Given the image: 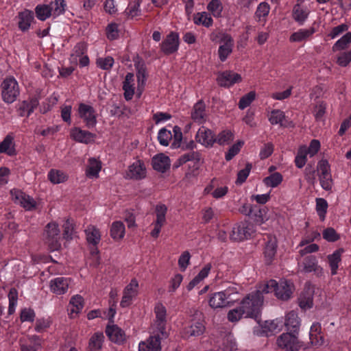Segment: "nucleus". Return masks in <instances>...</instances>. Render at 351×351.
<instances>
[{
    "instance_id": "obj_1",
    "label": "nucleus",
    "mask_w": 351,
    "mask_h": 351,
    "mask_svg": "<svg viewBox=\"0 0 351 351\" xmlns=\"http://www.w3.org/2000/svg\"><path fill=\"white\" fill-rule=\"evenodd\" d=\"M263 303V295L259 293L248 294L240 303L245 317L254 318L260 324V313Z\"/></svg>"
},
{
    "instance_id": "obj_2",
    "label": "nucleus",
    "mask_w": 351,
    "mask_h": 351,
    "mask_svg": "<svg viewBox=\"0 0 351 351\" xmlns=\"http://www.w3.org/2000/svg\"><path fill=\"white\" fill-rule=\"evenodd\" d=\"M190 326L185 327L182 331V337L189 339L192 337H199L204 334L206 327L204 322V315L202 312L195 310L191 315Z\"/></svg>"
},
{
    "instance_id": "obj_3",
    "label": "nucleus",
    "mask_w": 351,
    "mask_h": 351,
    "mask_svg": "<svg viewBox=\"0 0 351 351\" xmlns=\"http://www.w3.org/2000/svg\"><path fill=\"white\" fill-rule=\"evenodd\" d=\"M1 87L3 100L8 104L13 103L19 95L16 80L14 77H7L2 82Z\"/></svg>"
},
{
    "instance_id": "obj_4",
    "label": "nucleus",
    "mask_w": 351,
    "mask_h": 351,
    "mask_svg": "<svg viewBox=\"0 0 351 351\" xmlns=\"http://www.w3.org/2000/svg\"><path fill=\"white\" fill-rule=\"evenodd\" d=\"M255 232L254 225L247 221H241L234 225L230 234L233 241H241L250 239Z\"/></svg>"
},
{
    "instance_id": "obj_5",
    "label": "nucleus",
    "mask_w": 351,
    "mask_h": 351,
    "mask_svg": "<svg viewBox=\"0 0 351 351\" xmlns=\"http://www.w3.org/2000/svg\"><path fill=\"white\" fill-rule=\"evenodd\" d=\"M43 237L51 250H58L60 248V230L56 223L50 222L45 226Z\"/></svg>"
},
{
    "instance_id": "obj_6",
    "label": "nucleus",
    "mask_w": 351,
    "mask_h": 351,
    "mask_svg": "<svg viewBox=\"0 0 351 351\" xmlns=\"http://www.w3.org/2000/svg\"><path fill=\"white\" fill-rule=\"evenodd\" d=\"M276 344L286 351H298L301 345L296 336L292 332L282 333L276 340Z\"/></svg>"
},
{
    "instance_id": "obj_7",
    "label": "nucleus",
    "mask_w": 351,
    "mask_h": 351,
    "mask_svg": "<svg viewBox=\"0 0 351 351\" xmlns=\"http://www.w3.org/2000/svg\"><path fill=\"white\" fill-rule=\"evenodd\" d=\"M293 285L290 281L281 279L277 282V286L275 287V295L278 299L286 301L291 298L293 293Z\"/></svg>"
},
{
    "instance_id": "obj_8",
    "label": "nucleus",
    "mask_w": 351,
    "mask_h": 351,
    "mask_svg": "<svg viewBox=\"0 0 351 351\" xmlns=\"http://www.w3.org/2000/svg\"><path fill=\"white\" fill-rule=\"evenodd\" d=\"M240 74L231 71H226L218 74L217 81L220 86L229 87L235 83L241 82Z\"/></svg>"
},
{
    "instance_id": "obj_9",
    "label": "nucleus",
    "mask_w": 351,
    "mask_h": 351,
    "mask_svg": "<svg viewBox=\"0 0 351 351\" xmlns=\"http://www.w3.org/2000/svg\"><path fill=\"white\" fill-rule=\"evenodd\" d=\"M161 50L167 55L176 52L179 46L178 34L171 32L161 43Z\"/></svg>"
},
{
    "instance_id": "obj_10",
    "label": "nucleus",
    "mask_w": 351,
    "mask_h": 351,
    "mask_svg": "<svg viewBox=\"0 0 351 351\" xmlns=\"http://www.w3.org/2000/svg\"><path fill=\"white\" fill-rule=\"evenodd\" d=\"M277 247L278 241L276 237L272 234L267 235V241L264 248V254L265 261L267 265L271 264L274 260L276 254Z\"/></svg>"
},
{
    "instance_id": "obj_11",
    "label": "nucleus",
    "mask_w": 351,
    "mask_h": 351,
    "mask_svg": "<svg viewBox=\"0 0 351 351\" xmlns=\"http://www.w3.org/2000/svg\"><path fill=\"white\" fill-rule=\"evenodd\" d=\"M230 297V293L228 291L226 292H216L213 293L209 299V306L212 308H221L229 306L230 300H228V298Z\"/></svg>"
},
{
    "instance_id": "obj_12",
    "label": "nucleus",
    "mask_w": 351,
    "mask_h": 351,
    "mask_svg": "<svg viewBox=\"0 0 351 351\" xmlns=\"http://www.w3.org/2000/svg\"><path fill=\"white\" fill-rule=\"evenodd\" d=\"M138 287V283L136 279H132L130 283L125 287L123 291V295L120 303L121 307L125 308L130 305L132 298L137 295Z\"/></svg>"
},
{
    "instance_id": "obj_13",
    "label": "nucleus",
    "mask_w": 351,
    "mask_h": 351,
    "mask_svg": "<svg viewBox=\"0 0 351 351\" xmlns=\"http://www.w3.org/2000/svg\"><path fill=\"white\" fill-rule=\"evenodd\" d=\"M195 139L206 147H212L215 143V135L211 130L202 126L196 134Z\"/></svg>"
},
{
    "instance_id": "obj_14",
    "label": "nucleus",
    "mask_w": 351,
    "mask_h": 351,
    "mask_svg": "<svg viewBox=\"0 0 351 351\" xmlns=\"http://www.w3.org/2000/svg\"><path fill=\"white\" fill-rule=\"evenodd\" d=\"M313 287L308 282H306L304 291L301 293L299 298V305L301 308L306 310L313 306Z\"/></svg>"
},
{
    "instance_id": "obj_15",
    "label": "nucleus",
    "mask_w": 351,
    "mask_h": 351,
    "mask_svg": "<svg viewBox=\"0 0 351 351\" xmlns=\"http://www.w3.org/2000/svg\"><path fill=\"white\" fill-rule=\"evenodd\" d=\"M152 165L154 170L158 172L165 173L169 169L171 160L169 156L160 153L152 158Z\"/></svg>"
},
{
    "instance_id": "obj_16",
    "label": "nucleus",
    "mask_w": 351,
    "mask_h": 351,
    "mask_svg": "<svg viewBox=\"0 0 351 351\" xmlns=\"http://www.w3.org/2000/svg\"><path fill=\"white\" fill-rule=\"evenodd\" d=\"M224 44L221 45L218 50L219 59L223 62L226 60L228 55L232 52L233 46V40L228 34H223L221 40Z\"/></svg>"
},
{
    "instance_id": "obj_17",
    "label": "nucleus",
    "mask_w": 351,
    "mask_h": 351,
    "mask_svg": "<svg viewBox=\"0 0 351 351\" xmlns=\"http://www.w3.org/2000/svg\"><path fill=\"white\" fill-rule=\"evenodd\" d=\"M136 77H137V82H138L137 95L138 97H140L144 90L145 82L147 80L148 75L147 73L146 67L144 64H143V63L141 64V63L138 62L136 65Z\"/></svg>"
},
{
    "instance_id": "obj_18",
    "label": "nucleus",
    "mask_w": 351,
    "mask_h": 351,
    "mask_svg": "<svg viewBox=\"0 0 351 351\" xmlns=\"http://www.w3.org/2000/svg\"><path fill=\"white\" fill-rule=\"evenodd\" d=\"M13 197L19 200L21 205L27 210H32L36 207V202L29 195H25L21 191H11Z\"/></svg>"
},
{
    "instance_id": "obj_19",
    "label": "nucleus",
    "mask_w": 351,
    "mask_h": 351,
    "mask_svg": "<svg viewBox=\"0 0 351 351\" xmlns=\"http://www.w3.org/2000/svg\"><path fill=\"white\" fill-rule=\"evenodd\" d=\"M106 333L109 339L117 343H121L125 341V332L116 325L107 326Z\"/></svg>"
},
{
    "instance_id": "obj_20",
    "label": "nucleus",
    "mask_w": 351,
    "mask_h": 351,
    "mask_svg": "<svg viewBox=\"0 0 351 351\" xmlns=\"http://www.w3.org/2000/svg\"><path fill=\"white\" fill-rule=\"evenodd\" d=\"M19 17V28L23 31H27L31 25L32 21L34 20V12L29 10H25L20 12L18 15Z\"/></svg>"
},
{
    "instance_id": "obj_21",
    "label": "nucleus",
    "mask_w": 351,
    "mask_h": 351,
    "mask_svg": "<svg viewBox=\"0 0 351 351\" xmlns=\"http://www.w3.org/2000/svg\"><path fill=\"white\" fill-rule=\"evenodd\" d=\"M155 313L156 314L157 319V328L159 330L161 335L166 337L167 333L165 331V322H166V308L161 304H158L155 307Z\"/></svg>"
},
{
    "instance_id": "obj_22",
    "label": "nucleus",
    "mask_w": 351,
    "mask_h": 351,
    "mask_svg": "<svg viewBox=\"0 0 351 351\" xmlns=\"http://www.w3.org/2000/svg\"><path fill=\"white\" fill-rule=\"evenodd\" d=\"M71 137L76 141L88 143L95 137V134L79 128H75L71 130Z\"/></svg>"
},
{
    "instance_id": "obj_23",
    "label": "nucleus",
    "mask_w": 351,
    "mask_h": 351,
    "mask_svg": "<svg viewBox=\"0 0 351 351\" xmlns=\"http://www.w3.org/2000/svg\"><path fill=\"white\" fill-rule=\"evenodd\" d=\"M146 171L143 162L137 161L130 166L128 176L134 180H141L145 176Z\"/></svg>"
},
{
    "instance_id": "obj_24",
    "label": "nucleus",
    "mask_w": 351,
    "mask_h": 351,
    "mask_svg": "<svg viewBox=\"0 0 351 351\" xmlns=\"http://www.w3.org/2000/svg\"><path fill=\"white\" fill-rule=\"evenodd\" d=\"M51 289L56 294L64 293L69 287V280L63 277H58L51 282Z\"/></svg>"
},
{
    "instance_id": "obj_25",
    "label": "nucleus",
    "mask_w": 351,
    "mask_h": 351,
    "mask_svg": "<svg viewBox=\"0 0 351 351\" xmlns=\"http://www.w3.org/2000/svg\"><path fill=\"white\" fill-rule=\"evenodd\" d=\"M86 240L88 243L96 247L101 239V234L99 229L95 226L90 225L85 230Z\"/></svg>"
},
{
    "instance_id": "obj_26",
    "label": "nucleus",
    "mask_w": 351,
    "mask_h": 351,
    "mask_svg": "<svg viewBox=\"0 0 351 351\" xmlns=\"http://www.w3.org/2000/svg\"><path fill=\"white\" fill-rule=\"evenodd\" d=\"M343 248H339L335 251L333 254L328 256V260L331 270V274L335 275L337 272L339 263L341 262V256L343 252Z\"/></svg>"
},
{
    "instance_id": "obj_27",
    "label": "nucleus",
    "mask_w": 351,
    "mask_h": 351,
    "mask_svg": "<svg viewBox=\"0 0 351 351\" xmlns=\"http://www.w3.org/2000/svg\"><path fill=\"white\" fill-rule=\"evenodd\" d=\"M205 104L204 103L200 100L198 102H197L194 107L193 110L191 113V117L192 119L198 123H202L205 121Z\"/></svg>"
},
{
    "instance_id": "obj_28",
    "label": "nucleus",
    "mask_w": 351,
    "mask_h": 351,
    "mask_svg": "<svg viewBox=\"0 0 351 351\" xmlns=\"http://www.w3.org/2000/svg\"><path fill=\"white\" fill-rule=\"evenodd\" d=\"M181 162H187L189 161H193L194 165L193 167L195 170H198L200 167V163L203 162L201 154L198 152L191 151L181 156Z\"/></svg>"
},
{
    "instance_id": "obj_29",
    "label": "nucleus",
    "mask_w": 351,
    "mask_h": 351,
    "mask_svg": "<svg viewBox=\"0 0 351 351\" xmlns=\"http://www.w3.org/2000/svg\"><path fill=\"white\" fill-rule=\"evenodd\" d=\"M212 265L210 263H207L201 269L199 274L188 284L186 288L188 291L192 290L197 284H199L202 280L208 276L209 271H210Z\"/></svg>"
},
{
    "instance_id": "obj_30",
    "label": "nucleus",
    "mask_w": 351,
    "mask_h": 351,
    "mask_svg": "<svg viewBox=\"0 0 351 351\" xmlns=\"http://www.w3.org/2000/svg\"><path fill=\"white\" fill-rule=\"evenodd\" d=\"M134 81V74L132 73H128L126 76L125 81L123 83V89L124 90V97L125 99L128 101L130 100L134 94V88L132 82Z\"/></svg>"
},
{
    "instance_id": "obj_31",
    "label": "nucleus",
    "mask_w": 351,
    "mask_h": 351,
    "mask_svg": "<svg viewBox=\"0 0 351 351\" xmlns=\"http://www.w3.org/2000/svg\"><path fill=\"white\" fill-rule=\"evenodd\" d=\"M101 169V164L100 161L94 158H90L86 170V176L88 178H97Z\"/></svg>"
},
{
    "instance_id": "obj_32",
    "label": "nucleus",
    "mask_w": 351,
    "mask_h": 351,
    "mask_svg": "<svg viewBox=\"0 0 351 351\" xmlns=\"http://www.w3.org/2000/svg\"><path fill=\"white\" fill-rule=\"evenodd\" d=\"M104 336L101 332L95 333L89 340L87 351H99L102 346Z\"/></svg>"
},
{
    "instance_id": "obj_33",
    "label": "nucleus",
    "mask_w": 351,
    "mask_h": 351,
    "mask_svg": "<svg viewBox=\"0 0 351 351\" xmlns=\"http://www.w3.org/2000/svg\"><path fill=\"white\" fill-rule=\"evenodd\" d=\"M125 226L123 222L117 221L112 223L110 228V235L115 239H121L124 237Z\"/></svg>"
},
{
    "instance_id": "obj_34",
    "label": "nucleus",
    "mask_w": 351,
    "mask_h": 351,
    "mask_svg": "<svg viewBox=\"0 0 351 351\" xmlns=\"http://www.w3.org/2000/svg\"><path fill=\"white\" fill-rule=\"evenodd\" d=\"M267 212L264 208H261L260 206L254 205L253 213L250 215V218L252 219L256 223L261 224L265 220Z\"/></svg>"
},
{
    "instance_id": "obj_35",
    "label": "nucleus",
    "mask_w": 351,
    "mask_h": 351,
    "mask_svg": "<svg viewBox=\"0 0 351 351\" xmlns=\"http://www.w3.org/2000/svg\"><path fill=\"white\" fill-rule=\"evenodd\" d=\"M300 322L297 319V315L294 312H290L287 315L285 325L288 330L291 332H296L299 328Z\"/></svg>"
},
{
    "instance_id": "obj_36",
    "label": "nucleus",
    "mask_w": 351,
    "mask_h": 351,
    "mask_svg": "<svg viewBox=\"0 0 351 351\" xmlns=\"http://www.w3.org/2000/svg\"><path fill=\"white\" fill-rule=\"evenodd\" d=\"M36 17L40 21H45L52 14L49 5H38L35 8Z\"/></svg>"
},
{
    "instance_id": "obj_37",
    "label": "nucleus",
    "mask_w": 351,
    "mask_h": 351,
    "mask_svg": "<svg viewBox=\"0 0 351 351\" xmlns=\"http://www.w3.org/2000/svg\"><path fill=\"white\" fill-rule=\"evenodd\" d=\"M53 16H59L64 12L66 3L64 0H54L49 4Z\"/></svg>"
},
{
    "instance_id": "obj_38",
    "label": "nucleus",
    "mask_w": 351,
    "mask_h": 351,
    "mask_svg": "<svg viewBox=\"0 0 351 351\" xmlns=\"http://www.w3.org/2000/svg\"><path fill=\"white\" fill-rule=\"evenodd\" d=\"M282 176L278 172L272 173L269 176L265 178L263 180L265 184L271 187H276L282 182Z\"/></svg>"
},
{
    "instance_id": "obj_39",
    "label": "nucleus",
    "mask_w": 351,
    "mask_h": 351,
    "mask_svg": "<svg viewBox=\"0 0 351 351\" xmlns=\"http://www.w3.org/2000/svg\"><path fill=\"white\" fill-rule=\"evenodd\" d=\"M308 13L301 9L300 5L296 4L293 9V18L299 24L302 25L308 17Z\"/></svg>"
},
{
    "instance_id": "obj_40",
    "label": "nucleus",
    "mask_w": 351,
    "mask_h": 351,
    "mask_svg": "<svg viewBox=\"0 0 351 351\" xmlns=\"http://www.w3.org/2000/svg\"><path fill=\"white\" fill-rule=\"evenodd\" d=\"M314 32V28H311V29H301L293 33L290 37V40L293 42H300L309 37Z\"/></svg>"
},
{
    "instance_id": "obj_41",
    "label": "nucleus",
    "mask_w": 351,
    "mask_h": 351,
    "mask_svg": "<svg viewBox=\"0 0 351 351\" xmlns=\"http://www.w3.org/2000/svg\"><path fill=\"white\" fill-rule=\"evenodd\" d=\"M307 149L305 146L300 147L295 158V163L298 168H302L306 162Z\"/></svg>"
},
{
    "instance_id": "obj_42",
    "label": "nucleus",
    "mask_w": 351,
    "mask_h": 351,
    "mask_svg": "<svg viewBox=\"0 0 351 351\" xmlns=\"http://www.w3.org/2000/svg\"><path fill=\"white\" fill-rule=\"evenodd\" d=\"M277 286V282L275 280H270L267 281L266 283L261 285L257 291L255 292H252L254 294L260 293L261 295H263V293H267L270 292H274L275 287Z\"/></svg>"
},
{
    "instance_id": "obj_43",
    "label": "nucleus",
    "mask_w": 351,
    "mask_h": 351,
    "mask_svg": "<svg viewBox=\"0 0 351 351\" xmlns=\"http://www.w3.org/2000/svg\"><path fill=\"white\" fill-rule=\"evenodd\" d=\"M237 350V344L231 335L226 336L220 346L219 351H234Z\"/></svg>"
},
{
    "instance_id": "obj_44",
    "label": "nucleus",
    "mask_w": 351,
    "mask_h": 351,
    "mask_svg": "<svg viewBox=\"0 0 351 351\" xmlns=\"http://www.w3.org/2000/svg\"><path fill=\"white\" fill-rule=\"evenodd\" d=\"M194 22L196 24H202L208 27L213 23V19L206 12L197 13L194 16Z\"/></svg>"
},
{
    "instance_id": "obj_45",
    "label": "nucleus",
    "mask_w": 351,
    "mask_h": 351,
    "mask_svg": "<svg viewBox=\"0 0 351 351\" xmlns=\"http://www.w3.org/2000/svg\"><path fill=\"white\" fill-rule=\"evenodd\" d=\"M48 178L49 180L53 184H59L64 182L66 180V176L64 174L63 172L54 169H51L49 171Z\"/></svg>"
},
{
    "instance_id": "obj_46",
    "label": "nucleus",
    "mask_w": 351,
    "mask_h": 351,
    "mask_svg": "<svg viewBox=\"0 0 351 351\" xmlns=\"http://www.w3.org/2000/svg\"><path fill=\"white\" fill-rule=\"evenodd\" d=\"M304 271L305 272H311L315 271L317 267V260L314 256H306L303 261Z\"/></svg>"
},
{
    "instance_id": "obj_47",
    "label": "nucleus",
    "mask_w": 351,
    "mask_h": 351,
    "mask_svg": "<svg viewBox=\"0 0 351 351\" xmlns=\"http://www.w3.org/2000/svg\"><path fill=\"white\" fill-rule=\"evenodd\" d=\"M69 304L73 306L71 312L78 313L84 306V299L81 295H75L71 298Z\"/></svg>"
},
{
    "instance_id": "obj_48",
    "label": "nucleus",
    "mask_w": 351,
    "mask_h": 351,
    "mask_svg": "<svg viewBox=\"0 0 351 351\" xmlns=\"http://www.w3.org/2000/svg\"><path fill=\"white\" fill-rule=\"evenodd\" d=\"M9 307L8 314L12 315L15 311V306L18 300V292L15 288H12L8 293Z\"/></svg>"
},
{
    "instance_id": "obj_49",
    "label": "nucleus",
    "mask_w": 351,
    "mask_h": 351,
    "mask_svg": "<svg viewBox=\"0 0 351 351\" xmlns=\"http://www.w3.org/2000/svg\"><path fill=\"white\" fill-rule=\"evenodd\" d=\"M351 43V32H347L343 36L338 40L332 47L333 51L344 49Z\"/></svg>"
},
{
    "instance_id": "obj_50",
    "label": "nucleus",
    "mask_w": 351,
    "mask_h": 351,
    "mask_svg": "<svg viewBox=\"0 0 351 351\" xmlns=\"http://www.w3.org/2000/svg\"><path fill=\"white\" fill-rule=\"evenodd\" d=\"M243 315L245 314L241 308V305L240 304L239 307L229 311L227 317L228 321L230 322H237L243 317Z\"/></svg>"
},
{
    "instance_id": "obj_51",
    "label": "nucleus",
    "mask_w": 351,
    "mask_h": 351,
    "mask_svg": "<svg viewBox=\"0 0 351 351\" xmlns=\"http://www.w3.org/2000/svg\"><path fill=\"white\" fill-rule=\"evenodd\" d=\"M328 203L326 199L323 198L316 199V210L320 219L324 221L325 215L327 212Z\"/></svg>"
},
{
    "instance_id": "obj_52",
    "label": "nucleus",
    "mask_w": 351,
    "mask_h": 351,
    "mask_svg": "<svg viewBox=\"0 0 351 351\" xmlns=\"http://www.w3.org/2000/svg\"><path fill=\"white\" fill-rule=\"evenodd\" d=\"M255 97L256 93L254 91L249 92L241 98L239 102V108L241 110L245 109L251 104V103L255 99Z\"/></svg>"
},
{
    "instance_id": "obj_53",
    "label": "nucleus",
    "mask_w": 351,
    "mask_h": 351,
    "mask_svg": "<svg viewBox=\"0 0 351 351\" xmlns=\"http://www.w3.org/2000/svg\"><path fill=\"white\" fill-rule=\"evenodd\" d=\"M323 238L328 242H335L338 241L340 236L333 228H327L322 232Z\"/></svg>"
},
{
    "instance_id": "obj_54",
    "label": "nucleus",
    "mask_w": 351,
    "mask_h": 351,
    "mask_svg": "<svg viewBox=\"0 0 351 351\" xmlns=\"http://www.w3.org/2000/svg\"><path fill=\"white\" fill-rule=\"evenodd\" d=\"M252 168V164L247 162L245 165V167L243 169H241L238 172L236 184H243L246 180L247 178L248 177Z\"/></svg>"
},
{
    "instance_id": "obj_55",
    "label": "nucleus",
    "mask_w": 351,
    "mask_h": 351,
    "mask_svg": "<svg viewBox=\"0 0 351 351\" xmlns=\"http://www.w3.org/2000/svg\"><path fill=\"white\" fill-rule=\"evenodd\" d=\"M243 144L244 142L243 141H239L237 143L230 147L228 152L226 154V160L227 161L232 160L240 152V149Z\"/></svg>"
},
{
    "instance_id": "obj_56",
    "label": "nucleus",
    "mask_w": 351,
    "mask_h": 351,
    "mask_svg": "<svg viewBox=\"0 0 351 351\" xmlns=\"http://www.w3.org/2000/svg\"><path fill=\"white\" fill-rule=\"evenodd\" d=\"M167 208L165 204L157 205L156 207V220L157 223L164 224L165 222V215L167 213Z\"/></svg>"
},
{
    "instance_id": "obj_57",
    "label": "nucleus",
    "mask_w": 351,
    "mask_h": 351,
    "mask_svg": "<svg viewBox=\"0 0 351 351\" xmlns=\"http://www.w3.org/2000/svg\"><path fill=\"white\" fill-rule=\"evenodd\" d=\"M207 8L213 14V16H218L222 11L221 3L219 0H211L207 6Z\"/></svg>"
},
{
    "instance_id": "obj_58",
    "label": "nucleus",
    "mask_w": 351,
    "mask_h": 351,
    "mask_svg": "<svg viewBox=\"0 0 351 351\" xmlns=\"http://www.w3.org/2000/svg\"><path fill=\"white\" fill-rule=\"evenodd\" d=\"M172 138V134L170 131L165 128L161 129L158 132V139L159 143L164 146L169 145V141Z\"/></svg>"
},
{
    "instance_id": "obj_59",
    "label": "nucleus",
    "mask_w": 351,
    "mask_h": 351,
    "mask_svg": "<svg viewBox=\"0 0 351 351\" xmlns=\"http://www.w3.org/2000/svg\"><path fill=\"white\" fill-rule=\"evenodd\" d=\"M233 140V134L230 131H222L217 137H215V143L219 145H223Z\"/></svg>"
},
{
    "instance_id": "obj_60",
    "label": "nucleus",
    "mask_w": 351,
    "mask_h": 351,
    "mask_svg": "<svg viewBox=\"0 0 351 351\" xmlns=\"http://www.w3.org/2000/svg\"><path fill=\"white\" fill-rule=\"evenodd\" d=\"M98 66L104 70L110 69L114 64V59L111 56H108L105 58H98L96 62Z\"/></svg>"
},
{
    "instance_id": "obj_61",
    "label": "nucleus",
    "mask_w": 351,
    "mask_h": 351,
    "mask_svg": "<svg viewBox=\"0 0 351 351\" xmlns=\"http://www.w3.org/2000/svg\"><path fill=\"white\" fill-rule=\"evenodd\" d=\"M147 343L152 351H160L161 350L160 337L158 333L150 336L147 339Z\"/></svg>"
},
{
    "instance_id": "obj_62",
    "label": "nucleus",
    "mask_w": 351,
    "mask_h": 351,
    "mask_svg": "<svg viewBox=\"0 0 351 351\" xmlns=\"http://www.w3.org/2000/svg\"><path fill=\"white\" fill-rule=\"evenodd\" d=\"M319 181L322 187L326 191H330L332 186V179L331 174H320Z\"/></svg>"
},
{
    "instance_id": "obj_63",
    "label": "nucleus",
    "mask_w": 351,
    "mask_h": 351,
    "mask_svg": "<svg viewBox=\"0 0 351 351\" xmlns=\"http://www.w3.org/2000/svg\"><path fill=\"white\" fill-rule=\"evenodd\" d=\"M35 313L32 308H23L21 311L20 319L22 322H30L34 320Z\"/></svg>"
},
{
    "instance_id": "obj_64",
    "label": "nucleus",
    "mask_w": 351,
    "mask_h": 351,
    "mask_svg": "<svg viewBox=\"0 0 351 351\" xmlns=\"http://www.w3.org/2000/svg\"><path fill=\"white\" fill-rule=\"evenodd\" d=\"M285 118L284 112L280 110H274L271 112L269 121L272 125L280 123L281 125L282 121Z\"/></svg>"
}]
</instances>
